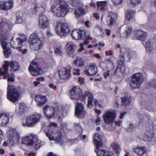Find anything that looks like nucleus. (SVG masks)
<instances>
[{
  "label": "nucleus",
  "mask_w": 156,
  "mask_h": 156,
  "mask_svg": "<svg viewBox=\"0 0 156 156\" xmlns=\"http://www.w3.org/2000/svg\"><path fill=\"white\" fill-rule=\"evenodd\" d=\"M22 22V19L21 16H17L16 22L17 23H20Z\"/></svg>",
  "instance_id": "5fc2aeb1"
},
{
  "label": "nucleus",
  "mask_w": 156,
  "mask_h": 156,
  "mask_svg": "<svg viewBox=\"0 0 156 156\" xmlns=\"http://www.w3.org/2000/svg\"><path fill=\"white\" fill-rule=\"evenodd\" d=\"M131 81H135L143 83L144 79L142 74L140 73L134 74L132 76V79Z\"/></svg>",
  "instance_id": "7c9ffc66"
},
{
  "label": "nucleus",
  "mask_w": 156,
  "mask_h": 156,
  "mask_svg": "<svg viewBox=\"0 0 156 156\" xmlns=\"http://www.w3.org/2000/svg\"><path fill=\"white\" fill-rule=\"evenodd\" d=\"M77 0H69V2L73 6H76L77 5Z\"/></svg>",
  "instance_id": "3c124183"
},
{
  "label": "nucleus",
  "mask_w": 156,
  "mask_h": 156,
  "mask_svg": "<svg viewBox=\"0 0 156 156\" xmlns=\"http://www.w3.org/2000/svg\"><path fill=\"white\" fill-rule=\"evenodd\" d=\"M97 156H114L113 152L111 151H105L102 149L96 151Z\"/></svg>",
  "instance_id": "c756f323"
},
{
  "label": "nucleus",
  "mask_w": 156,
  "mask_h": 156,
  "mask_svg": "<svg viewBox=\"0 0 156 156\" xmlns=\"http://www.w3.org/2000/svg\"><path fill=\"white\" fill-rule=\"evenodd\" d=\"M0 42L1 43L2 46L3 48V50H4L6 48H9L7 47V44L5 41L3 40L0 39Z\"/></svg>",
  "instance_id": "49530a36"
},
{
  "label": "nucleus",
  "mask_w": 156,
  "mask_h": 156,
  "mask_svg": "<svg viewBox=\"0 0 156 156\" xmlns=\"http://www.w3.org/2000/svg\"><path fill=\"white\" fill-rule=\"evenodd\" d=\"M115 122L116 125L120 126L122 122L120 120H119L118 121H115Z\"/></svg>",
  "instance_id": "680f3d73"
},
{
  "label": "nucleus",
  "mask_w": 156,
  "mask_h": 156,
  "mask_svg": "<svg viewBox=\"0 0 156 156\" xmlns=\"http://www.w3.org/2000/svg\"><path fill=\"white\" fill-rule=\"evenodd\" d=\"M126 34L127 37L129 36L132 33V28L131 26L128 25L127 26L126 30Z\"/></svg>",
  "instance_id": "37998d69"
},
{
  "label": "nucleus",
  "mask_w": 156,
  "mask_h": 156,
  "mask_svg": "<svg viewBox=\"0 0 156 156\" xmlns=\"http://www.w3.org/2000/svg\"><path fill=\"white\" fill-rule=\"evenodd\" d=\"M84 78L81 77H79V81L80 82V84H82L84 83Z\"/></svg>",
  "instance_id": "bf43d9fd"
},
{
  "label": "nucleus",
  "mask_w": 156,
  "mask_h": 156,
  "mask_svg": "<svg viewBox=\"0 0 156 156\" xmlns=\"http://www.w3.org/2000/svg\"><path fill=\"white\" fill-rule=\"evenodd\" d=\"M6 20L5 19H3L2 20L1 22L0 23V24L3 27V25L7 26L8 24Z\"/></svg>",
  "instance_id": "603ef678"
},
{
  "label": "nucleus",
  "mask_w": 156,
  "mask_h": 156,
  "mask_svg": "<svg viewBox=\"0 0 156 156\" xmlns=\"http://www.w3.org/2000/svg\"><path fill=\"white\" fill-rule=\"evenodd\" d=\"M35 155V154L33 152H30L29 153L27 156H34Z\"/></svg>",
  "instance_id": "774afa93"
},
{
  "label": "nucleus",
  "mask_w": 156,
  "mask_h": 156,
  "mask_svg": "<svg viewBox=\"0 0 156 156\" xmlns=\"http://www.w3.org/2000/svg\"><path fill=\"white\" fill-rule=\"evenodd\" d=\"M112 146L116 152H117L118 151V150L119 148V146L117 143L115 142H114L113 144H112Z\"/></svg>",
  "instance_id": "c03bdc74"
},
{
  "label": "nucleus",
  "mask_w": 156,
  "mask_h": 156,
  "mask_svg": "<svg viewBox=\"0 0 156 156\" xmlns=\"http://www.w3.org/2000/svg\"><path fill=\"white\" fill-rule=\"evenodd\" d=\"M92 38L91 37H90L89 35H88L87 37V38L85 40L84 42L83 43V45H87L89 43V40H92Z\"/></svg>",
  "instance_id": "09e8293b"
},
{
  "label": "nucleus",
  "mask_w": 156,
  "mask_h": 156,
  "mask_svg": "<svg viewBox=\"0 0 156 156\" xmlns=\"http://www.w3.org/2000/svg\"><path fill=\"white\" fill-rule=\"evenodd\" d=\"M86 97L88 98L87 105L89 108H91L92 107L93 99V96L92 94L89 92L86 91L83 95L82 90L78 86L74 87L70 90V97L71 99L72 100L78 101L80 99L84 103H86Z\"/></svg>",
  "instance_id": "f257e3e1"
},
{
  "label": "nucleus",
  "mask_w": 156,
  "mask_h": 156,
  "mask_svg": "<svg viewBox=\"0 0 156 156\" xmlns=\"http://www.w3.org/2000/svg\"><path fill=\"white\" fill-rule=\"evenodd\" d=\"M39 27L40 28L44 29L48 26V21L47 17L43 13H41L39 17Z\"/></svg>",
  "instance_id": "2eb2a0df"
},
{
  "label": "nucleus",
  "mask_w": 156,
  "mask_h": 156,
  "mask_svg": "<svg viewBox=\"0 0 156 156\" xmlns=\"http://www.w3.org/2000/svg\"><path fill=\"white\" fill-rule=\"evenodd\" d=\"M9 117L5 113H0V126H4L9 121Z\"/></svg>",
  "instance_id": "bb28decb"
},
{
  "label": "nucleus",
  "mask_w": 156,
  "mask_h": 156,
  "mask_svg": "<svg viewBox=\"0 0 156 156\" xmlns=\"http://www.w3.org/2000/svg\"><path fill=\"white\" fill-rule=\"evenodd\" d=\"M29 70L33 76H38L42 72V70L39 68L38 65L34 60L31 63L29 67Z\"/></svg>",
  "instance_id": "9b49d317"
},
{
  "label": "nucleus",
  "mask_w": 156,
  "mask_h": 156,
  "mask_svg": "<svg viewBox=\"0 0 156 156\" xmlns=\"http://www.w3.org/2000/svg\"><path fill=\"white\" fill-rule=\"evenodd\" d=\"M49 86L51 88L55 90H56L57 88L56 86L54 85L53 83H50L49 84Z\"/></svg>",
  "instance_id": "6e6d98bb"
},
{
  "label": "nucleus",
  "mask_w": 156,
  "mask_h": 156,
  "mask_svg": "<svg viewBox=\"0 0 156 156\" xmlns=\"http://www.w3.org/2000/svg\"><path fill=\"white\" fill-rule=\"evenodd\" d=\"M94 56L95 57L98 58H101V56L99 54H98V53L94 54Z\"/></svg>",
  "instance_id": "338daca9"
},
{
  "label": "nucleus",
  "mask_w": 156,
  "mask_h": 156,
  "mask_svg": "<svg viewBox=\"0 0 156 156\" xmlns=\"http://www.w3.org/2000/svg\"><path fill=\"white\" fill-rule=\"evenodd\" d=\"M52 11L56 16L63 17L68 11L66 3L63 1L55 0L51 6Z\"/></svg>",
  "instance_id": "7ed1b4c3"
},
{
  "label": "nucleus",
  "mask_w": 156,
  "mask_h": 156,
  "mask_svg": "<svg viewBox=\"0 0 156 156\" xmlns=\"http://www.w3.org/2000/svg\"><path fill=\"white\" fill-rule=\"evenodd\" d=\"M85 12V11L83 8H79L75 9L74 11L75 15L78 17L83 16Z\"/></svg>",
  "instance_id": "c9c22d12"
},
{
  "label": "nucleus",
  "mask_w": 156,
  "mask_h": 156,
  "mask_svg": "<svg viewBox=\"0 0 156 156\" xmlns=\"http://www.w3.org/2000/svg\"><path fill=\"white\" fill-rule=\"evenodd\" d=\"M71 67L69 66L65 68H62L58 72L60 78L65 80L69 77L71 76Z\"/></svg>",
  "instance_id": "ddd939ff"
},
{
  "label": "nucleus",
  "mask_w": 156,
  "mask_h": 156,
  "mask_svg": "<svg viewBox=\"0 0 156 156\" xmlns=\"http://www.w3.org/2000/svg\"><path fill=\"white\" fill-rule=\"evenodd\" d=\"M106 34L108 36H109L110 34L111 31L109 29L106 30Z\"/></svg>",
  "instance_id": "0e129e2a"
},
{
  "label": "nucleus",
  "mask_w": 156,
  "mask_h": 156,
  "mask_svg": "<svg viewBox=\"0 0 156 156\" xmlns=\"http://www.w3.org/2000/svg\"><path fill=\"white\" fill-rule=\"evenodd\" d=\"M41 117L40 114L31 115L27 118L26 122H23L22 125L23 126L34 127L40 121Z\"/></svg>",
  "instance_id": "6e6552de"
},
{
  "label": "nucleus",
  "mask_w": 156,
  "mask_h": 156,
  "mask_svg": "<svg viewBox=\"0 0 156 156\" xmlns=\"http://www.w3.org/2000/svg\"><path fill=\"white\" fill-rule=\"evenodd\" d=\"M75 65L79 67H83L84 65V61L81 58H77L74 61Z\"/></svg>",
  "instance_id": "e433bc0d"
},
{
  "label": "nucleus",
  "mask_w": 156,
  "mask_h": 156,
  "mask_svg": "<svg viewBox=\"0 0 156 156\" xmlns=\"http://www.w3.org/2000/svg\"><path fill=\"white\" fill-rule=\"evenodd\" d=\"M135 12L134 11L129 10L126 13V19L128 21H130L134 18Z\"/></svg>",
  "instance_id": "58836bf2"
},
{
  "label": "nucleus",
  "mask_w": 156,
  "mask_h": 156,
  "mask_svg": "<svg viewBox=\"0 0 156 156\" xmlns=\"http://www.w3.org/2000/svg\"><path fill=\"white\" fill-rule=\"evenodd\" d=\"M35 100L37 102V105L41 107L47 101L46 97L41 95H37L34 98Z\"/></svg>",
  "instance_id": "4be33fe9"
},
{
  "label": "nucleus",
  "mask_w": 156,
  "mask_h": 156,
  "mask_svg": "<svg viewBox=\"0 0 156 156\" xmlns=\"http://www.w3.org/2000/svg\"><path fill=\"white\" fill-rule=\"evenodd\" d=\"M93 16L94 17L96 18V19L97 20H99V17L98 16V15L97 14V13H94V14H93Z\"/></svg>",
  "instance_id": "69168bd1"
},
{
  "label": "nucleus",
  "mask_w": 156,
  "mask_h": 156,
  "mask_svg": "<svg viewBox=\"0 0 156 156\" xmlns=\"http://www.w3.org/2000/svg\"><path fill=\"white\" fill-rule=\"evenodd\" d=\"M105 54L106 55H111L113 54L112 51L111 50H109V51H106L105 52Z\"/></svg>",
  "instance_id": "13d9d810"
},
{
  "label": "nucleus",
  "mask_w": 156,
  "mask_h": 156,
  "mask_svg": "<svg viewBox=\"0 0 156 156\" xmlns=\"http://www.w3.org/2000/svg\"><path fill=\"white\" fill-rule=\"evenodd\" d=\"M112 1L115 5H119L122 2V0H112Z\"/></svg>",
  "instance_id": "864d4df0"
},
{
  "label": "nucleus",
  "mask_w": 156,
  "mask_h": 156,
  "mask_svg": "<svg viewBox=\"0 0 156 156\" xmlns=\"http://www.w3.org/2000/svg\"><path fill=\"white\" fill-rule=\"evenodd\" d=\"M26 105L24 104L20 103L18 109H16V112L19 115H22L25 111Z\"/></svg>",
  "instance_id": "473e14b6"
},
{
  "label": "nucleus",
  "mask_w": 156,
  "mask_h": 156,
  "mask_svg": "<svg viewBox=\"0 0 156 156\" xmlns=\"http://www.w3.org/2000/svg\"><path fill=\"white\" fill-rule=\"evenodd\" d=\"M43 110L44 115L48 119L54 118L55 115H60L62 113L57 107L54 108L46 105L43 107Z\"/></svg>",
  "instance_id": "423d86ee"
},
{
  "label": "nucleus",
  "mask_w": 156,
  "mask_h": 156,
  "mask_svg": "<svg viewBox=\"0 0 156 156\" xmlns=\"http://www.w3.org/2000/svg\"><path fill=\"white\" fill-rule=\"evenodd\" d=\"M66 48L68 55L70 56H73L74 54V45L72 42H67L66 44Z\"/></svg>",
  "instance_id": "a878e982"
},
{
  "label": "nucleus",
  "mask_w": 156,
  "mask_h": 156,
  "mask_svg": "<svg viewBox=\"0 0 156 156\" xmlns=\"http://www.w3.org/2000/svg\"><path fill=\"white\" fill-rule=\"evenodd\" d=\"M107 5L106 1H98L97 2L98 9L100 10H103Z\"/></svg>",
  "instance_id": "4c0bfd02"
},
{
  "label": "nucleus",
  "mask_w": 156,
  "mask_h": 156,
  "mask_svg": "<svg viewBox=\"0 0 156 156\" xmlns=\"http://www.w3.org/2000/svg\"><path fill=\"white\" fill-rule=\"evenodd\" d=\"M74 129L77 130L81 134L83 131V129L80 123H75L73 125Z\"/></svg>",
  "instance_id": "a19ab883"
},
{
  "label": "nucleus",
  "mask_w": 156,
  "mask_h": 156,
  "mask_svg": "<svg viewBox=\"0 0 156 156\" xmlns=\"http://www.w3.org/2000/svg\"><path fill=\"white\" fill-rule=\"evenodd\" d=\"M121 99V105L123 106L129 105L132 101L130 95L126 93L122 94Z\"/></svg>",
  "instance_id": "f3484780"
},
{
  "label": "nucleus",
  "mask_w": 156,
  "mask_h": 156,
  "mask_svg": "<svg viewBox=\"0 0 156 156\" xmlns=\"http://www.w3.org/2000/svg\"><path fill=\"white\" fill-rule=\"evenodd\" d=\"M57 126V124L55 123H50L49 125L50 128L45 132L46 134L50 140H54L56 142L63 144L66 142L64 137L62 136V133L60 132H57L56 130L51 128L52 127H56Z\"/></svg>",
  "instance_id": "f03ea898"
},
{
  "label": "nucleus",
  "mask_w": 156,
  "mask_h": 156,
  "mask_svg": "<svg viewBox=\"0 0 156 156\" xmlns=\"http://www.w3.org/2000/svg\"><path fill=\"white\" fill-rule=\"evenodd\" d=\"M146 48L147 51L153 52L156 49V44L152 41L146 42Z\"/></svg>",
  "instance_id": "b1692460"
},
{
  "label": "nucleus",
  "mask_w": 156,
  "mask_h": 156,
  "mask_svg": "<svg viewBox=\"0 0 156 156\" xmlns=\"http://www.w3.org/2000/svg\"><path fill=\"white\" fill-rule=\"evenodd\" d=\"M83 44H80V46L81 47V48H80L78 50L79 51H81L83 50L84 49V48L83 47Z\"/></svg>",
  "instance_id": "e2e57ef3"
},
{
  "label": "nucleus",
  "mask_w": 156,
  "mask_h": 156,
  "mask_svg": "<svg viewBox=\"0 0 156 156\" xmlns=\"http://www.w3.org/2000/svg\"><path fill=\"white\" fill-rule=\"evenodd\" d=\"M116 112L115 111H107L103 116L105 122L107 124H110L112 122L116 117Z\"/></svg>",
  "instance_id": "f8f14e48"
},
{
  "label": "nucleus",
  "mask_w": 156,
  "mask_h": 156,
  "mask_svg": "<svg viewBox=\"0 0 156 156\" xmlns=\"http://www.w3.org/2000/svg\"><path fill=\"white\" fill-rule=\"evenodd\" d=\"M93 141L96 144V149L95 151H98L103 146L101 136L98 134H95L93 138Z\"/></svg>",
  "instance_id": "6ab92c4d"
},
{
  "label": "nucleus",
  "mask_w": 156,
  "mask_h": 156,
  "mask_svg": "<svg viewBox=\"0 0 156 156\" xmlns=\"http://www.w3.org/2000/svg\"><path fill=\"white\" fill-rule=\"evenodd\" d=\"M135 36L132 38L134 40L139 39L141 40H145L147 35V33L140 29H136L134 32Z\"/></svg>",
  "instance_id": "dca6fc26"
},
{
  "label": "nucleus",
  "mask_w": 156,
  "mask_h": 156,
  "mask_svg": "<svg viewBox=\"0 0 156 156\" xmlns=\"http://www.w3.org/2000/svg\"><path fill=\"white\" fill-rule=\"evenodd\" d=\"M137 54L134 51H132L131 53L130 56L129 57L130 58H134L136 56Z\"/></svg>",
  "instance_id": "4d7b16f0"
},
{
  "label": "nucleus",
  "mask_w": 156,
  "mask_h": 156,
  "mask_svg": "<svg viewBox=\"0 0 156 156\" xmlns=\"http://www.w3.org/2000/svg\"><path fill=\"white\" fill-rule=\"evenodd\" d=\"M7 97L8 99L12 102L17 101L20 96V92L12 85H8Z\"/></svg>",
  "instance_id": "0eeeda50"
},
{
  "label": "nucleus",
  "mask_w": 156,
  "mask_h": 156,
  "mask_svg": "<svg viewBox=\"0 0 156 156\" xmlns=\"http://www.w3.org/2000/svg\"><path fill=\"white\" fill-rule=\"evenodd\" d=\"M126 68L125 65L124 64L120 65L119 63L118 65V67L116 68L114 74L117 76H121L122 74L125 72Z\"/></svg>",
  "instance_id": "393cba45"
},
{
  "label": "nucleus",
  "mask_w": 156,
  "mask_h": 156,
  "mask_svg": "<svg viewBox=\"0 0 156 156\" xmlns=\"http://www.w3.org/2000/svg\"><path fill=\"white\" fill-rule=\"evenodd\" d=\"M13 2L9 1L4 2L0 4V8L5 10H7L12 7Z\"/></svg>",
  "instance_id": "c85d7f7f"
},
{
  "label": "nucleus",
  "mask_w": 156,
  "mask_h": 156,
  "mask_svg": "<svg viewBox=\"0 0 156 156\" xmlns=\"http://www.w3.org/2000/svg\"><path fill=\"white\" fill-rule=\"evenodd\" d=\"M64 48L62 46L56 48L54 51L55 53L58 55H62L64 53Z\"/></svg>",
  "instance_id": "ea45409f"
},
{
  "label": "nucleus",
  "mask_w": 156,
  "mask_h": 156,
  "mask_svg": "<svg viewBox=\"0 0 156 156\" xmlns=\"http://www.w3.org/2000/svg\"><path fill=\"white\" fill-rule=\"evenodd\" d=\"M44 144V143L41 142L38 139L37 136H34V140L33 145H34L35 148L37 150L39 149Z\"/></svg>",
  "instance_id": "2f4dec72"
},
{
  "label": "nucleus",
  "mask_w": 156,
  "mask_h": 156,
  "mask_svg": "<svg viewBox=\"0 0 156 156\" xmlns=\"http://www.w3.org/2000/svg\"><path fill=\"white\" fill-rule=\"evenodd\" d=\"M84 73L87 76H93L98 73L97 68L95 65H91L87 69L84 71Z\"/></svg>",
  "instance_id": "412c9836"
},
{
  "label": "nucleus",
  "mask_w": 156,
  "mask_h": 156,
  "mask_svg": "<svg viewBox=\"0 0 156 156\" xmlns=\"http://www.w3.org/2000/svg\"><path fill=\"white\" fill-rule=\"evenodd\" d=\"M34 136H36V135H31L23 138L22 140L23 143L30 146H33Z\"/></svg>",
  "instance_id": "cd10ccee"
},
{
  "label": "nucleus",
  "mask_w": 156,
  "mask_h": 156,
  "mask_svg": "<svg viewBox=\"0 0 156 156\" xmlns=\"http://www.w3.org/2000/svg\"><path fill=\"white\" fill-rule=\"evenodd\" d=\"M133 127H134V126H133V125H132V124H131V125H130V126H129V127L128 128H127V131H128V132H131V131H132V129H130V127H131V129H133Z\"/></svg>",
  "instance_id": "052dcab7"
},
{
  "label": "nucleus",
  "mask_w": 156,
  "mask_h": 156,
  "mask_svg": "<svg viewBox=\"0 0 156 156\" xmlns=\"http://www.w3.org/2000/svg\"><path fill=\"white\" fill-rule=\"evenodd\" d=\"M143 83L139 81H131L130 86L133 89H138L140 87Z\"/></svg>",
  "instance_id": "f704fd0d"
},
{
  "label": "nucleus",
  "mask_w": 156,
  "mask_h": 156,
  "mask_svg": "<svg viewBox=\"0 0 156 156\" xmlns=\"http://www.w3.org/2000/svg\"><path fill=\"white\" fill-rule=\"evenodd\" d=\"M130 4L133 5H137L141 2V0H130Z\"/></svg>",
  "instance_id": "a18cd8bd"
},
{
  "label": "nucleus",
  "mask_w": 156,
  "mask_h": 156,
  "mask_svg": "<svg viewBox=\"0 0 156 156\" xmlns=\"http://www.w3.org/2000/svg\"><path fill=\"white\" fill-rule=\"evenodd\" d=\"M150 130L147 129L143 138L144 140L151 141L154 136L153 129L152 126H150Z\"/></svg>",
  "instance_id": "5701e85b"
},
{
  "label": "nucleus",
  "mask_w": 156,
  "mask_h": 156,
  "mask_svg": "<svg viewBox=\"0 0 156 156\" xmlns=\"http://www.w3.org/2000/svg\"><path fill=\"white\" fill-rule=\"evenodd\" d=\"M9 66L11 71L15 72L18 70L20 68L19 63L17 62L14 61H5V64L2 65V67L4 69V72L0 73L1 74L7 73L8 70V66Z\"/></svg>",
  "instance_id": "1a4fd4ad"
},
{
  "label": "nucleus",
  "mask_w": 156,
  "mask_h": 156,
  "mask_svg": "<svg viewBox=\"0 0 156 156\" xmlns=\"http://www.w3.org/2000/svg\"><path fill=\"white\" fill-rule=\"evenodd\" d=\"M71 35L72 37L76 40L83 39L86 37V33L83 30H74L72 31Z\"/></svg>",
  "instance_id": "4468645a"
},
{
  "label": "nucleus",
  "mask_w": 156,
  "mask_h": 156,
  "mask_svg": "<svg viewBox=\"0 0 156 156\" xmlns=\"http://www.w3.org/2000/svg\"><path fill=\"white\" fill-rule=\"evenodd\" d=\"M27 37L25 35L21 34L19 35L15 41L11 40L10 44L14 48H19V51L24 54L27 52V50L23 47V44L27 41Z\"/></svg>",
  "instance_id": "20e7f679"
},
{
  "label": "nucleus",
  "mask_w": 156,
  "mask_h": 156,
  "mask_svg": "<svg viewBox=\"0 0 156 156\" xmlns=\"http://www.w3.org/2000/svg\"><path fill=\"white\" fill-rule=\"evenodd\" d=\"M3 52L5 57L6 58H8L10 55L12 53L10 49L9 48L4 50Z\"/></svg>",
  "instance_id": "79ce46f5"
},
{
  "label": "nucleus",
  "mask_w": 156,
  "mask_h": 156,
  "mask_svg": "<svg viewBox=\"0 0 156 156\" xmlns=\"http://www.w3.org/2000/svg\"><path fill=\"white\" fill-rule=\"evenodd\" d=\"M117 15L113 12H110L106 19L108 26H110L114 24L115 22V20L117 18Z\"/></svg>",
  "instance_id": "aec40b11"
},
{
  "label": "nucleus",
  "mask_w": 156,
  "mask_h": 156,
  "mask_svg": "<svg viewBox=\"0 0 156 156\" xmlns=\"http://www.w3.org/2000/svg\"><path fill=\"white\" fill-rule=\"evenodd\" d=\"M133 151L138 154L139 155H143L146 151V148L145 147H137L133 149Z\"/></svg>",
  "instance_id": "72a5a7b5"
},
{
  "label": "nucleus",
  "mask_w": 156,
  "mask_h": 156,
  "mask_svg": "<svg viewBox=\"0 0 156 156\" xmlns=\"http://www.w3.org/2000/svg\"><path fill=\"white\" fill-rule=\"evenodd\" d=\"M10 136L13 139L17 138L19 137V135L16 131H14L11 134Z\"/></svg>",
  "instance_id": "de8ad7c7"
},
{
  "label": "nucleus",
  "mask_w": 156,
  "mask_h": 156,
  "mask_svg": "<svg viewBox=\"0 0 156 156\" xmlns=\"http://www.w3.org/2000/svg\"><path fill=\"white\" fill-rule=\"evenodd\" d=\"M56 33L61 36L67 35L70 30L67 24L65 23H58L55 28Z\"/></svg>",
  "instance_id": "9d476101"
},
{
  "label": "nucleus",
  "mask_w": 156,
  "mask_h": 156,
  "mask_svg": "<svg viewBox=\"0 0 156 156\" xmlns=\"http://www.w3.org/2000/svg\"><path fill=\"white\" fill-rule=\"evenodd\" d=\"M109 73L110 71L108 70H107L103 74L105 79H107L110 77Z\"/></svg>",
  "instance_id": "8fccbe9b"
},
{
  "label": "nucleus",
  "mask_w": 156,
  "mask_h": 156,
  "mask_svg": "<svg viewBox=\"0 0 156 156\" xmlns=\"http://www.w3.org/2000/svg\"><path fill=\"white\" fill-rule=\"evenodd\" d=\"M29 43L31 49L33 50H38L42 48L44 46L42 41L34 33L30 35Z\"/></svg>",
  "instance_id": "39448f33"
},
{
  "label": "nucleus",
  "mask_w": 156,
  "mask_h": 156,
  "mask_svg": "<svg viewBox=\"0 0 156 156\" xmlns=\"http://www.w3.org/2000/svg\"><path fill=\"white\" fill-rule=\"evenodd\" d=\"M83 108L84 105H83L80 103H77L76 104L75 114L77 117L81 118L84 115V111Z\"/></svg>",
  "instance_id": "a211bd4d"
}]
</instances>
